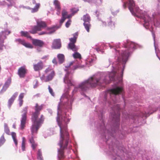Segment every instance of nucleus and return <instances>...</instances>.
<instances>
[{"label": "nucleus", "mask_w": 160, "mask_h": 160, "mask_svg": "<svg viewBox=\"0 0 160 160\" xmlns=\"http://www.w3.org/2000/svg\"><path fill=\"white\" fill-rule=\"evenodd\" d=\"M59 112H58V115ZM57 121L60 128V138L58 143L59 148L58 149V157L59 160L65 157L64 150L67 149L69 139V135L68 132L67 124L69 121L68 118L64 117L62 121L60 122V118L58 116Z\"/></svg>", "instance_id": "nucleus-1"}, {"label": "nucleus", "mask_w": 160, "mask_h": 160, "mask_svg": "<svg viewBox=\"0 0 160 160\" xmlns=\"http://www.w3.org/2000/svg\"><path fill=\"white\" fill-rule=\"evenodd\" d=\"M43 107V104L39 105L36 103L34 107L35 111L32 113L31 120L32 124L30 129L32 136L34 134L37 133L38 130L44 121L45 117L43 114L41 115L40 118H38L40 112L42 109ZM29 140L31 144L35 142L33 136H32Z\"/></svg>", "instance_id": "nucleus-2"}, {"label": "nucleus", "mask_w": 160, "mask_h": 160, "mask_svg": "<svg viewBox=\"0 0 160 160\" xmlns=\"http://www.w3.org/2000/svg\"><path fill=\"white\" fill-rule=\"evenodd\" d=\"M105 76L103 75L100 76L98 75L94 76L80 84L78 87H75L73 91V92H76L79 89L82 91H86L90 87H95L97 85H101L103 83H107Z\"/></svg>", "instance_id": "nucleus-3"}, {"label": "nucleus", "mask_w": 160, "mask_h": 160, "mask_svg": "<svg viewBox=\"0 0 160 160\" xmlns=\"http://www.w3.org/2000/svg\"><path fill=\"white\" fill-rule=\"evenodd\" d=\"M124 48L127 49L122 53L121 60L119 59L120 61H122L123 64H125L128 60V58L132 52L135 49L136 45L132 42L127 40L124 44Z\"/></svg>", "instance_id": "nucleus-4"}, {"label": "nucleus", "mask_w": 160, "mask_h": 160, "mask_svg": "<svg viewBox=\"0 0 160 160\" xmlns=\"http://www.w3.org/2000/svg\"><path fill=\"white\" fill-rule=\"evenodd\" d=\"M44 73L40 77L41 79L43 82H47L52 80L55 76V72L51 68L48 67L45 70Z\"/></svg>", "instance_id": "nucleus-5"}, {"label": "nucleus", "mask_w": 160, "mask_h": 160, "mask_svg": "<svg viewBox=\"0 0 160 160\" xmlns=\"http://www.w3.org/2000/svg\"><path fill=\"white\" fill-rule=\"evenodd\" d=\"M28 107H26L24 108L22 111V113L21 119L20 120V127L21 130H23L26 126L27 119V113L28 112Z\"/></svg>", "instance_id": "nucleus-6"}, {"label": "nucleus", "mask_w": 160, "mask_h": 160, "mask_svg": "<svg viewBox=\"0 0 160 160\" xmlns=\"http://www.w3.org/2000/svg\"><path fill=\"white\" fill-rule=\"evenodd\" d=\"M67 71L64 78V83L67 84L68 86H74V82L72 80V74L71 71L68 69V70H65Z\"/></svg>", "instance_id": "nucleus-7"}, {"label": "nucleus", "mask_w": 160, "mask_h": 160, "mask_svg": "<svg viewBox=\"0 0 160 160\" xmlns=\"http://www.w3.org/2000/svg\"><path fill=\"white\" fill-rule=\"evenodd\" d=\"M115 109H116L117 113H116L115 112H114V113L112 115V116L113 118L112 120L115 122V124L116 126V128H118L119 126V122L120 121L119 117L120 113L119 112V110L120 109V107L119 105H117L114 108L112 109V110L114 111Z\"/></svg>", "instance_id": "nucleus-8"}, {"label": "nucleus", "mask_w": 160, "mask_h": 160, "mask_svg": "<svg viewBox=\"0 0 160 160\" xmlns=\"http://www.w3.org/2000/svg\"><path fill=\"white\" fill-rule=\"evenodd\" d=\"M47 26L46 23L43 21L37 22V25L34 26L30 32L33 34H35L37 31H40Z\"/></svg>", "instance_id": "nucleus-9"}, {"label": "nucleus", "mask_w": 160, "mask_h": 160, "mask_svg": "<svg viewBox=\"0 0 160 160\" xmlns=\"http://www.w3.org/2000/svg\"><path fill=\"white\" fill-rule=\"evenodd\" d=\"M129 9L132 13V14L134 15L135 13L134 12V10L137 12L139 8L136 6L135 3L133 0H129Z\"/></svg>", "instance_id": "nucleus-10"}, {"label": "nucleus", "mask_w": 160, "mask_h": 160, "mask_svg": "<svg viewBox=\"0 0 160 160\" xmlns=\"http://www.w3.org/2000/svg\"><path fill=\"white\" fill-rule=\"evenodd\" d=\"M123 91L122 87H116L109 90L108 91L110 94H112L117 95L120 94Z\"/></svg>", "instance_id": "nucleus-11"}, {"label": "nucleus", "mask_w": 160, "mask_h": 160, "mask_svg": "<svg viewBox=\"0 0 160 160\" xmlns=\"http://www.w3.org/2000/svg\"><path fill=\"white\" fill-rule=\"evenodd\" d=\"M28 71L25 66L21 67L18 70V74L20 78H23L25 77Z\"/></svg>", "instance_id": "nucleus-12"}, {"label": "nucleus", "mask_w": 160, "mask_h": 160, "mask_svg": "<svg viewBox=\"0 0 160 160\" xmlns=\"http://www.w3.org/2000/svg\"><path fill=\"white\" fill-rule=\"evenodd\" d=\"M33 69L35 71H38L42 70L43 68V62L40 61L36 64L33 65Z\"/></svg>", "instance_id": "nucleus-13"}, {"label": "nucleus", "mask_w": 160, "mask_h": 160, "mask_svg": "<svg viewBox=\"0 0 160 160\" xmlns=\"http://www.w3.org/2000/svg\"><path fill=\"white\" fill-rule=\"evenodd\" d=\"M32 42L35 46L40 47H42L44 45V43L42 41L37 39H32Z\"/></svg>", "instance_id": "nucleus-14"}, {"label": "nucleus", "mask_w": 160, "mask_h": 160, "mask_svg": "<svg viewBox=\"0 0 160 160\" xmlns=\"http://www.w3.org/2000/svg\"><path fill=\"white\" fill-rule=\"evenodd\" d=\"M18 93L17 92L14 93L11 97L9 99L8 102V106L9 108H10L14 100L17 97Z\"/></svg>", "instance_id": "nucleus-15"}, {"label": "nucleus", "mask_w": 160, "mask_h": 160, "mask_svg": "<svg viewBox=\"0 0 160 160\" xmlns=\"http://www.w3.org/2000/svg\"><path fill=\"white\" fill-rule=\"evenodd\" d=\"M32 4L33 5L35 4V6L34 8H31L30 9L31 12L32 13H34L38 12V10L39 8L40 7V4L39 3H36L35 0H32Z\"/></svg>", "instance_id": "nucleus-16"}, {"label": "nucleus", "mask_w": 160, "mask_h": 160, "mask_svg": "<svg viewBox=\"0 0 160 160\" xmlns=\"http://www.w3.org/2000/svg\"><path fill=\"white\" fill-rule=\"evenodd\" d=\"M61 47L60 40V39H55L52 43V48L53 49H59Z\"/></svg>", "instance_id": "nucleus-17"}, {"label": "nucleus", "mask_w": 160, "mask_h": 160, "mask_svg": "<svg viewBox=\"0 0 160 160\" xmlns=\"http://www.w3.org/2000/svg\"><path fill=\"white\" fill-rule=\"evenodd\" d=\"M11 78H9L7 79L6 82H5L1 91H5L7 88L9 87L11 83Z\"/></svg>", "instance_id": "nucleus-18"}, {"label": "nucleus", "mask_w": 160, "mask_h": 160, "mask_svg": "<svg viewBox=\"0 0 160 160\" xmlns=\"http://www.w3.org/2000/svg\"><path fill=\"white\" fill-rule=\"evenodd\" d=\"M53 4L55 6V8L58 12H59V11H60L61 9L60 2L58 0H54Z\"/></svg>", "instance_id": "nucleus-19"}, {"label": "nucleus", "mask_w": 160, "mask_h": 160, "mask_svg": "<svg viewBox=\"0 0 160 160\" xmlns=\"http://www.w3.org/2000/svg\"><path fill=\"white\" fill-rule=\"evenodd\" d=\"M68 49L75 52L77 51L78 49V48L75 45V44L73 43L72 42H70L68 44Z\"/></svg>", "instance_id": "nucleus-20"}, {"label": "nucleus", "mask_w": 160, "mask_h": 160, "mask_svg": "<svg viewBox=\"0 0 160 160\" xmlns=\"http://www.w3.org/2000/svg\"><path fill=\"white\" fill-rule=\"evenodd\" d=\"M57 58L60 64L64 62L65 60V57L63 54H59L58 55Z\"/></svg>", "instance_id": "nucleus-21"}, {"label": "nucleus", "mask_w": 160, "mask_h": 160, "mask_svg": "<svg viewBox=\"0 0 160 160\" xmlns=\"http://www.w3.org/2000/svg\"><path fill=\"white\" fill-rule=\"evenodd\" d=\"M83 20L84 22H90L91 20L90 17L88 14H86L83 17Z\"/></svg>", "instance_id": "nucleus-22"}, {"label": "nucleus", "mask_w": 160, "mask_h": 160, "mask_svg": "<svg viewBox=\"0 0 160 160\" xmlns=\"http://www.w3.org/2000/svg\"><path fill=\"white\" fill-rule=\"evenodd\" d=\"M21 35L22 36L26 37L27 38L32 39V37L30 36L28 32H27L21 31Z\"/></svg>", "instance_id": "nucleus-23"}, {"label": "nucleus", "mask_w": 160, "mask_h": 160, "mask_svg": "<svg viewBox=\"0 0 160 160\" xmlns=\"http://www.w3.org/2000/svg\"><path fill=\"white\" fill-rule=\"evenodd\" d=\"M83 25L87 31L88 32H89L90 31L89 29L91 26L90 22H84Z\"/></svg>", "instance_id": "nucleus-24"}, {"label": "nucleus", "mask_w": 160, "mask_h": 160, "mask_svg": "<svg viewBox=\"0 0 160 160\" xmlns=\"http://www.w3.org/2000/svg\"><path fill=\"white\" fill-rule=\"evenodd\" d=\"M11 135L15 145L17 146L18 145V141L16 139V133L14 132H12Z\"/></svg>", "instance_id": "nucleus-25"}, {"label": "nucleus", "mask_w": 160, "mask_h": 160, "mask_svg": "<svg viewBox=\"0 0 160 160\" xmlns=\"http://www.w3.org/2000/svg\"><path fill=\"white\" fill-rule=\"evenodd\" d=\"M116 73L117 72L115 71H113L110 73L109 74V78L111 81H113L114 80V77Z\"/></svg>", "instance_id": "nucleus-26"}, {"label": "nucleus", "mask_w": 160, "mask_h": 160, "mask_svg": "<svg viewBox=\"0 0 160 160\" xmlns=\"http://www.w3.org/2000/svg\"><path fill=\"white\" fill-rule=\"evenodd\" d=\"M4 40H2L0 38V53L3 50L4 48H6L5 46L4 45Z\"/></svg>", "instance_id": "nucleus-27"}, {"label": "nucleus", "mask_w": 160, "mask_h": 160, "mask_svg": "<svg viewBox=\"0 0 160 160\" xmlns=\"http://www.w3.org/2000/svg\"><path fill=\"white\" fill-rule=\"evenodd\" d=\"M37 158L39 160H42L43 157L42 155V153L40 149L38 150L37 153Z\"/></svg>", "instance_id": "nucleus-28"}, {"label": "nucleus", "mask_w": 160, "mask_h": 160, "mask_svg": "<svg viewBox=\"0 0 160 160\" xmlns=\"http://www.w3.org/2000/svg\"><path fill=\"white\" fill-rule=\"evenodd\" d=\"M4 127L5 132L8 135H9L10 134V131L7 125L6 124H5Z\"/></svg>", "instance_id": "nucleus-29"}, {"label": "nucleus", "mask_w": 160, "mask_h": 160, "mask_svg": "<svg viewBox=\"0 0 160 160\" xmlns=\"http://www.w3.org/2000/svg\"><path fill=\"white\" fill-rule=\"evenodd\" d=\"M55 31L54 30L51 29L50 32H40L38 33V35H41L44 34H51L55 32Z\"/></svg>", "instance_id": "nucleus-30"}, {"label": "nucleus", "mask_w": 160, "mask_h": 160, "mask_svg": "<svg viewBox=\"0 0 160 160\" xmlns=\"http://www.w3.org/2000/svg\"><path fill=\"white\" fill-rule=\"evenodd\" d=\"M73 56L75 58H79L81 59V54L78 52H76L73 54Z\"/></svg>", "instance_id": "nucleus-31"}, {"label": "nucleus", "mask_w": 160, "mask_h": 160, "mask_svg": "<svg viewBox=\"0 0 160 160\" xmlns=\"http://www.w3.org/2000/svg\"><path fill=\"white\" fill-rule=\"evenodd\" d=\"M25 138L23 137L22 138V150L24 151L25 150Z\"/></svg>", "instance_id": "nucleus-32"}, {"label": "nucleus", "mask_w": 160, "mask_h": 160, "mask_svg": "<svg viewBox=\"0 0 160 160\" xmlns=\"http://www.w3.org/2000/svg\"><path fill=\"white\" fill-rule=\"evenodd\" d=\"M16 41L18 42L19 43L25 46L26 42L24 40H22L21 39H18L16 40Z\"/></svg>", "instance_id": "nucleus-33"}, {"label": "nucleus", "mask_w": 160, "mask_h": 160, "mask_svg": "<svg viewBox=\"0 0 160 160\" xmlns=\"http://www.w3.org/2000/svg\"><path fill=\"white\" fill-rule=\"evenodd\" d=\"M77 37L75 36L72 38H69V40L70 41V42H72L73 43L75 44L76 42Z\"/></svg>", "instance_id": "nucleus-34"}, {"label": "nucleus", "mask_w": 160, "mask_h": 160, "mask_svg": "<svg viewBox=\"0 0 160 160\" xmlns=\"http://www.w3.org/2000/svg\"><path fill=\"white\" fill-rule=\"evenodd\" d=\"M5 140L4 135H2L0 138V143L3 144L5 142Z\"/></svg>", "instance_id": "nucleus-35"}, {"label": "nucleus", "mask_w": 160, "mask_h": 160, "mask_svg": "<svg viewBox=\"0 0 160 160\" xmlns=\"http://www.w3.org/2000/svg\"><path fill=\"white\" fill-rule=\"evenodd\" d=\"M68 15V12L65 10H63L62 12V17L64 18H66Z\"/></svg>", "instance_id": "nucleus-36"}, {"label": "nucleus", "mask_w": 160, "mask_h": 160, "mask_svg": "<svg viewBox=\"0 0 160 160\" xmlns=\"http://www.w3.org/2000/svg\"><path fill=\"white\" fill-rule=\"evenodd\" d=\"M48 89L49 90V91L50 93L53 96H54V93L53 92V90L50 87V86H48Z\"/></svg>", "instance_id": "nucleus-37"}, {"label": "nucleus", "mask_w": 160, "mask_h": 160, "mask_svg": "<svg viewBox=\"0 0 160 160\" xmlns=\"http://www.w3.org/2000/svg\"><path fill=\"white\" fill-rule=\"evenodd\" d=\"M26 47L32 48H33L32 46L30 43L26 42L25 46Z\"/></svg>", "instance_id": "nucleus-38"}, {"label": "nucleus", "mask_w": 160, "mask_h": 160, "mask_svg": "<svg viewBox=\"0 0 160 160\" xmlns=\"http://www.w3.org/2000/svg\"><path fill=\"white\" fill-rule=\"evenodd\" d=\"M71 20L70 19L66 23L65 26L67 28H68L71 25Z\"/></svg>", "instance_id": "nucleus-39"}, {"label": "nucleus", "mask_w": 160, "mask_h": 160, "mask_svg": "<svg viewBox=\"0 0 160 160\" xmlns=\"http://www.w3.org/2000/svg\"><path fill=\"white\" fill-rule=\"evenodd\" d=\"M78 11V9H76L75 8H72L71 10L72 15H74L75 13H77Z\"/></svg>", "instance_id": "nucleus-40"}, {"label": "nucleus", "mask_w": 160, "mask_h": 160, "mask_svg": "<svg viewBox=\"0 0 160 160\" xmlns=\"http://www.w3.org/2000/svg\"><path fill=\"white\" fill-rule=\"evenodd\" d=\"M32 147L33 149L34 150L36 148L37 144L35 143V142L32 143Z\"/></svg>", "instance_id": "nucleus-41"}, {"label": "nucleus", "mask_w": 160, "mask_h": 160, "mask_svg": "<svg viewBox=\"0 0 160 160\" xmlns=\"http://www.w3.org/2000/svg\"><path fill=\"white\" fill-rule=\"evenodd\" d=\"M24 93H20L18 97L19 99H22L23 98H24Z\"/></svg>", "instance_id": "nucleus-42"}, {"label": "nucleus", "mask_w": 160, "mask_h": 160, "mask_svg": "<svg viewBox=\"0 0 160 160\" xmlns=\"http://www.w3.org/2000/svg\"><path fill=\"white\" fill-rule=\"evenodd\" d=\"M66 19V18H64L62 17L60 21V24H62L65 21Z\"/></svg>", "instance_id": "nucleus-43"}, {"label": "nucleus", "mask_w": 160, "mask_h": 160, "mask_svg": "<svg viewBox=\"0 0 160 160\" xmlns=\"http://www.w3.org/2000/svg\"><path fill=\"white\" fill-rule=\"evenodd\" d=\"M18 101H19V106L20 107H21L22 104L23 102V99H18Z\"/></svg>", "instance_id": "nucleus-44"}, {"label": "nucleus", "mask_w": 160, "mask_h": 160, "mask_svg": "<svg viewBox=\"0 0 160 160\" xmlns=\"http://www.w3.org/2000/svg\"><path fill=\"white\" fill-rule=\"evenodd\" d=\"M52 62L53 63L55 64H57V61L56 58H54L52 60Z\"/></svg>", "instance_id": "nucleus-45"}, {"label": "nucleus", "mask_w": 160, "mask_h": 160, "mask_svg": "<svg viewBox=\"0 0 160 160\" xmlns=\"http://www.w3.org/2000/svg\"><path fill=\"white\" fill-rule=\"evenodd\" d=\"M48 56H45L41 58L42 59H47L48 58Z\"/></svg>", "instance_id": "nucleus-46"}, {"label": "nucleus", "mask_w": 160, "mask_h": 160, "mask_svg": "<svg viewBox=\"0 0 160 160\" xmlns=\"http://www.w3.org/2000/svg\"><path fill=\"white\" fill-rule=\"evenodd\" d=\"M72 14H69V15H68L67 17H66V18H71L72 17Z\"/></svg>", "instance_id": "nucleus-47"}, {"label": "nucleus", "mask_w": 160, "mask_h": 160, "mask_svg": "<svg viewBox=\"0 0 160 160\" xmlns=\"http://www.w3.org/2000/svg\"><path fill=\"white\" fill-rule=\"evenodd\" d=\"M6 31H5V32H2L0 33V38L1 36L4 33L6 34Z\"/></svg>", "instance_id": "nucleus-48"}, {"label": "nucleus", "mask_w": 160, "mask_h": 160, "mask_svg": "<svg viewBox=\"0 0 160 160\" xmlns=\"http://www.w3.org/2000/svg\"><path fill=\"white\" fill-rule=\"evenodd\" d=\"M5 4V2L4 1H3L2 2H0V6L2 5H4Z\"/></svg>", "instance_id": "nucleus-49"}, {"label": "nucleus", "mask_w": 160, "mask_h": 160, "mask_svg": "<svg viewBox=\"0 0 160 160\" xmlns=\"http://www.w3.org/2000/svg\"><path fill=\"white\" fill-rule=\"evenodd\" d=\"M104 133H110V132L108 130L105 129L104 131Z\"/></svg>", "instance_id": "nucleus-50"}, {"label": "nucleus", "mask_w": 160, "mask_h": 160, "mask_svg": "<svg viewBox=\"0 0 160 160\" xmlns=\"http://www.w3.org/2000/svg\"><path fill=\"white\" fill-rule=\"evenodd\" d=\"M73 64V63L72 62H71L70 64H69V65L68 67H66V68H69V67H70V66L72 65Z\"/></svg>", "instance_id": "nucleus-51"}, {"label": "nucleus", "mask_w": 160, "mask_h": 160, "mask_svg": "<svg viewBox=\"0 0 160 160\" xmlns=\"http://www.w3.org/2000/svg\"><path fill=\"white\" fill-rule=\"evenodd\" d=\"M60 104H59L58 105V110H60Z\"/></svg>", "instance_id": "nucleus-52"}, {"label": "nucleus", "mask_w": 160, "mask_h": 160, "mask_svg": "<svg viewBox=\"0 0 160 160\" xmlns=\"http://www.w3.org/2000/svg\"><path fill=\"white\" fill-rule=\"evenodd\" d=\"M78 67L77 66H74V68H73V69L74 70H75Z\"/></svg>", "instance_id": "nucleus-53"}, {"label": "nucleus", "mask_w": 160, "mask_h": 160, "mask_svg": "<svg viewBox=\"0 0 160 160\" xmlns=\"http://www.w3.org/2000/svg\"><path fill=\"white\" fill-rule=\"evenodd\" d=\"M12 127L14 128H16V125H15V124H13V125Z\"/></svg>", "instance_id": "nucleus-54"}, {"label": "nucleus", "mask_w": 160, "mask_h": 160, "mask_svg": "<svg viewBox=\"0 0 160 160\" xmlns=\"http://www.w3.org/2000/svg\"><path fill=\"white\" fill-rule=\"evenodd\" d=\"M60 11H59V12H58L57 13V14H58V15H59L60 14Z\"/></svg>", "instance_id": "nucleus-55"}, {"label": "nucleus", "mask_w": 160, "mask_h": 160, "mask_svg": "<svg viewBox=\"0 0 160 160\" xmlns=\"http://www.w3.org/2000/svg\"><path fill=\"white\" fill-rule=\"evenodd\" d=\"M3 144L1 143H0V147L2 146Z\"/></svg>", "instance_id": "nucleus-56"}, {"label": "nucleus", "mask_w": 160, "mask_h": 160, "mask_svg": "<svg viewBox=\"0 0 160 160\" xmlns=\"http://www.w3.org/2000/svg\"><path fill=\"white\" fill-rule=\"evenodd\" d=\"M47 29L48 30H49L51 29V28H47Z\"/></svg>", "instance_id": "nucleus-57"}, {"label": "nucleus", "mask_w": 160, "mask_h": 160, "mask_svg": "<svg viewBox=\"0 0 160 160\" xmlns=\"http://www.w3.org/2000/svg\"><path fill=\"white\" fill-rule=\"evenodd\" d=\"M10 33V32L9 31H8V34H9Z\"/></svg>", "instance_id": "nucleus-58"}, {"label": "nucleus", "mask_w": 160, "mask_h": 160, "mask_svg": "<svg viewBox=\"0 0 160 160\" xmlns=\"http://www.w3.org/2000/svg\"><path fill=\"white\" fill-rule=\"evenodd\" d=\"M123 70H122V73H123Z\"/></svg>", "instance_id": "nucleus-59"}, {"label": "nucleus", "mask_w": 160, "mask_h": 160, "mask_svg": "<svg viewBox=\"0 0 160 160\" xmlns=\"http://www.w3.org/2000/svg\"><path fill=\"white\" fill-rule=\"evenodd\" d=\"M124 8H126V5H124Z\"/></svg>", "instance_id": "nucleus-60"}]
</instances>
